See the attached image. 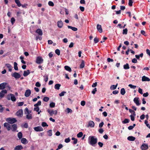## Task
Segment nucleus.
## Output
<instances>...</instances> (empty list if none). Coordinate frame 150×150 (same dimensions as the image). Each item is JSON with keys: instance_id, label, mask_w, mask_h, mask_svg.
Returning a JSON list of instances; mask_svg holds the SVG:
<instances>
[{"instance_id": "72a5a7b5", "label": "nucleus", "mask_w": 150, "mask_h": 150, "mask_svg": "<svg viewBox=\"0 0 150 150\" xmlns=\"http://www.w3.org/2000/svg\"><path fill=\"white\" fill-rule=\"evenodd\" d=\"M41 101L40 100L39 101L38 103L34 105V107H38V106H40L41 105Z\"/></svg>"}, {"instance_id": "6e6552de", "label": "nucleus", "mask_w": 150, "mask_h": 150, "mask_svg": "<svg viewBox=\"0 0 150 150\" xmlns=\"http://www.w3.org/2000/svg\"><path fill=\"white\" fill-rule=\"evenodd\" d=\"M7 93V91L6 90L4 89L2 90L0 92V98H3L4 96V94Z\"/></svg>"}, {"instance_id": "de8ad7c7", "label": "nucleus", "mask_w": 150, "mask_h": 150, "mask_svg": "<svg viewBox=\"0 0 150 150\" xmlns=\"http://www.w3.org/2000/svg\"><path fill=\"white\" fill-rule=\"evenodd\" d=\"M129 111L130 113L132 114V115H136V114H135V112L132 110L131 109H129Z\"/></svg>"}, {"instance_id": "a19ab883", "label": "nucleus", "mask_w": 150, "mask_h": 150, "mask_svg": "<svg viewBox=\"0 0 150 150\" xmlns=\"http://www.w3.org/2000/svg\"><path fill=\"white\" fill-rule=\"evenodd\" d=\"M144 123L146 124V126L150 129V125L148 124V121L147 120L145 121Z\"/></svg>"}, {"instance_id": "2eb2a0df", "label": "nucleus", "mask_w": 150, "mask_h": 150, "mask_svg": "<svg viewBox=\"0 0 150 150\" xmlns=\"http://www.w3.org/2000/svg\"><path fill=\"white\" fill-rule=\"evenodd\" d=\"M57 26L59 28H62L63 25V23L61 20L59 21L57 23Z\"/></svg>"}, {"instance_id": "ddd939ff", "label": "nucleus", "mask_w": 150, "mask_h": 150, "mask_svg": "<svg viewBox=\"0 0 150 150\" xmlns=\"http://www.w3.org/2000/svg\"><path fill=\"white\" fill-rule=\"evenodd\" d=\"M17 129V126L16 124H14L11 125V129L12 131L15 132L16 131Z\"/></svg>"}, {"instance_id": "7ed1b4c3", "label": "nucleus", "mask_w": 150, "mask_h": 150, "mask_svg": "<svg viewBox=\"0 0 150 150\" xmlns=\"http://www.w3.org/2000/svg\"><path fill=\"white\" fill-rule=\"evenodd\" d=\"M47 112L51 116H52L53 114L56 115L57 114V110H53L48 109Z\"/></svg>"}, {"instance_id": "f704fd0d", "label": "nucleus", "mask_w": 150, "mask_h": 150, "mask_svg": "<svg viewBox=\"0 0 150 150\" xmlns=\"http://www.w3.org/2000/svg\"><path fill=\"white\" fill-rule=\"evenodd\" d=\"M120 93L122 95H124L125 93V91L124 88H122L120 90Z\"/></svg>"}, {"instance_id": "5701e85b", "label": "nucleus", "mask_w": 150, "mask_h": 150, "mask_svg": "<svg viewBox=\"0 0 150 150\" xmlns=\"http://www.w3.org/2000/svg\"><path fill=\"white\" fill-rule=\"evenodd\" d=\"M135 139L136 138L135 137L132 136H129L127 138V139L128 140L132 141H134Z\"/></svg>"}, {"instance_id": "13d9d810", "label": "nucleus", "mask_w": 150, "mask_h": 150, "mask_svg": "<svg viewBox=\"0 0 150 150\" xmlns=\"http://www.w3.org/2000/svg\"><path fill=\"white\" fill-rule=\"evenodd\" d=\"M135 116V115H130V118H131V120L132 121H134V117Z\"/></svg>"}, {"instance_id": "0eeeda50", "label": "nucleus", "mask_w": 150, "mask_h": 150, "mask_svg": "<svg viewBox=\"0 0 150 150\" xmlns=\"http://www.w3.org/2000/svg\"><path fill=\"white\" fill-rule=\"evenodd\" d=\"M8 123L5 122L4 124V127H6L8 131L10 130L11 128V126Z\"/></svg>"}, {"instance_id": "3c124183", "label": "nucleus", "mask_w": 150, "mask_h": 150, "mask_svg": "<svg viewBox=\"0 0 150 150\" xmlns=\"http://www.w3.org/2000/svg\"><path fill=\"white\" fill-rule=\"evenodd\" d=\"M128 86L129 87L133 89H135L136 88V86H134L131 84H129Z\"/></svg>"}, {"instance_id": "bf43d9fd", "label": "nucleus", "mask_w": 150, "mask_h": 150, "mask_svg": "<svg viewBox=\"0 0 150 150\" xmlns=\"http://www.w3.org/2000/svg\"><path fill=\"white\" fill-rule=\"evenodd\" d=\"M133 3V1H132V0L129 1L128 4L130 6H132Z\"/></svg>"}, {"instance_id": "c03bdc74", "label": "nucleus", "mask_w": 150, "mask_h": 150, "mask_svg": "<svg viewBox=\"0 0 150 150\" xmlns=\"http://www.w3.org/2000/svg\"><path fill=\"white\" fill-rule=\"evenodd\" d=\"M127 29L126 28L123 29V30L122 34H127Z\"/></svg>"}, {"instance_id": "20e7f679", "label": "nucleus", "mask_w": 150, "mask_h": 150, "mask_svg": "<svg viewBox=\"0 0 150 150\" xmlns=\"http://www.w3.org/2000/svg\"><path fill=\"white\" fill-rule=\"evenodd\" d=\"M43 62V59L42 57L40 56L37 57H36V62L38 64H42Z\"/></svg>"}, {"instance_id": "ea45409f", "label": "nucleus", "mask_w": 150, "mask_h": 150, "mask_svg": "<svg viewBox=\"0 0 150 150\" xmlns=\"http://www.w3.org/2000/svg\"><path fill=\"white\" fill-rule=\"evenodd\" d=\"M50 106L51 108H54L55 106V103L54 102H52L50 104Z\"/></svg>"}, {"instance_id": "864d4df0", "label": "nucleus", "mask_w": 150, "mask_h": 150, "mask_svg": "<svg viewBox=\"0 0 150 150\" xmlns=\"http://www.w3.org/2000/svg\"><path fill=\"white\" fill-rule=\"evenodd\" d=\"M42 125L43 127L48 126V125L47 124V123L46 122H43L42 123Z\"/></svg>"}, {"instance_id": "5fc2aeb1", "label": "nucleus", "mask_w": 150, "mask_h": 150, "mask_svg": "<svg viewBox=\"0 0 150 150\" xmlns=\"http://www.w3.org/2000/svg\"><path fill=\"white\" fill-rule=\"evenodd\" d=\"M47 132L48 135L49 136H51L52 135V130H48L47 131Z\"/></svg>"}, {"instance_id": "c756f323", "label": "nucleus", "mask_w": 150, "mask_h": 150, "mask_svg": "<svg viewBox=\"0 0 150 150\" xmlns=\"http://www.w3.org/2000/svg\"><path fill=\"white\" fill-rule=\"evenodd\" d=\"M124 69H129V64L128 63H126L123 66Z\"/></svg>"}, {"instance_id": "680f3d73", "label": "nucleus", "mask_w": 150, "mask_h": 150, "mask_svg": "<svg viewBox=\"0 0 150 150\" xmlns=\"http://www.w3.org/2000/svg\"><path fill=\"white\" fill-rule=\"evenodd\" d=\"M24 104V102H19L18 103V106H22Z\"/></svg>"}, {"instance_id": "e433bc0d", "label": "nucleus", "mask_w": 150, "mask_h": 150, "mask_svg": "<svg viewBox=\"0 0 150 150\" xmlns=\"http://www.w3.org/2000/svg\"><path fill=\"white\" fill-rule=\"evenodd\" d=\"M26 118L29 120L31 119L32 118V115L31 114H27V115H26Z\"/></svg>"}, {"instance_id": "79ce46f5", "label": "nucleus", "mask_w": 150, "mask_h": 150, "mask_svg": "<svg viewBox=\"0 0 150 150\" xmlns=\"http://www.w3.org/2000/svg\"><path fill=\"white\" fill-rule=\"evenodd\" d=\"M63 147V146L62 144H59L57 148L56 149V150H59L61 148H62Z\"/></svg>"}, {"instance_id": "2f4dec72", "label": "nucleus", "mask_w": 150, "mask_h": 150, "mask_svg": "<svg viewBox=\"0 0 150 150\" xmlns=\"http://www.w3.org/2000/svg\"><path fill=\"white\" fill-rule=\"evenodd\" d=\"M117 86V84L115 85H112L110 86V89L111 90H115V89H116Z\"/></svg>"}, {"instance_id": "58836bf2", "label": "nucleus", "mask_w": 150, "mask_h": 150, "mask_svg": "<svg viewBox=\"0 0 150 150\" xmlns=\"http://www.w3.org/2000/svg\"><path fill=\"white\" fill-rule=\"evenodd\" d=\"M83 135V133L82 132H79L77 135V136L78 138L81 137Z\"/></svg>"}, {"instance_id": "6e6d98bb", "label": "nucleus", "mask_w": 150, "mask_h": 150, "mask_svg": "<svg viewBox=\"0 0 150 150\" xmlns=\"http://www.w3.org/2000/svg\"><path fill=\"white\" fill-rule=\"evenodd\" d=\"M40 108L38 107H35L34 108V110L37 112H38L39 111Z\"/></svg>"}, {"instance_id": "a211bd4d", "label": "nucleus", "mask_w": 150, "mask_h": 150, "mask_svg": "<svg viewBox=\"0 0 150 150\" xmlns=\"http://www.w3.org/2000/svg\"><path fill=\"white\" fill-rule=\"evenodd\" d=\"M36 33L40 36H42L43 34V33L42 30L40 29H38L36 30Z\"/></svg>"}, {"instance_id": "f257e3e1", "label": "nucleus", "mask_w": 150, "mask_h": 150, "mask_svg": "<svg viewBox=\"0 0 150 150\" xmlns=\"http://www.w3.org/2000/svg\"><path fill=\"white\" fill-rule=\"evenodd\" d=\"M97 138H95L93 136H90L88 138V142L89 144L92 146L97 143Z\"/></svg>"}, {"instance_id": "c85d7f7f", "label": "nucleus", "mask_w": 150, "mask_h": 150, "mask_svg": "<svg viewBox=\"0 0 150 150\" xmlns=\"http://www.w3.org/2000/svg\"><path fill=\"white\" fill-rule=\"evenodd\" d=\"M15 1L18 7H20L21 6V4L19 0H15Z\"/></svg>"}, {"instance_id": "c9c22d12", "label": "nucleus", "mask_w": 150, "mask_h": 150, "mask_svg": "<svg viewBox=\"0 0 150 150\" xmlns=\"http://www.w3.org/2000/svg\"><path fill=\"white\" fill-rule=\"evenodd\" d=\"M18 137L19 139H21L23 137L22 134L21 132H19L18 133Z\"/></svg>"}, {"instance_id": "9b49d317", "label": "nucleus", "mask_w": 150, "mask_h": 150, "mask_svg": "<svg viewBox=\"0 0 150 150\" xmlns=\"http://www.w3.org/2000/svg\"><path fill=\"white\" fill-rule=\"evenodd\" d=\"M139 98L138 97L135 98L134 100L133 101L134 103L136 104L137 105L139 106L140 105V103H139Z\"/></svg>"}, {"instance_id": "cd10ccee", "label": "nucleus", "mask_w": 150, "mask_h": 150, "mask_svg": "<svg viewBox=\"0 0 150 150\" xmlns=\"http://www.w3.org/2000/svg\"><path fill=\"white\" fill-rule=\"evenodd\" d=\"M21 142L22 143L25 144L27 143V140L25 138H22L21 139Z\"/></svg>"}, {"instance_id": "603ef678", "label": "nucleus", "mask_w": 150, "mask_h": 150, "mask_svg": "<svg viewBox=\"0 0 150 150\" xmlns=\"http://www.w3.org/2000/svg\"><path fill=\"white\" fill-rule=\"evenodd\" d=\"M55 52L58 55H59L60 54V51L59 49H56L55 51Z\"/></svg>"}, {"instance_id": "423d86ee", "label": "nucleus", "mask_w": 150, "mask_h": 150, "mask_svg": "<svg viewBox=\"0 0 150 150\" xmlns=\"http://www.w3.org/2000/svg\"><path fill=\"white\" fill-rule=\"evenodd\" d=\"M7 84L6 82H3L0 84V90H4L6 88V86Z\"/></svg>"}, {"instance_id": "0e129e2a", "label": "nucleus", "mask_w": 150, "mask_h": 150, "mask_svg": "<svg viewBox=\"0 0 150 150\" xmlns=\"http://www.w3.org/2000/svg\"><path fill=\"white\" fill-rule=\"evenodd\" d=\"M4 108L2 107V105H0V112H3Z\"/></svg>"}, {"instance_id": "aec40b11", "label": "nucleus", "mask_w": 150, "mask_h": 150, "mask_svg": "<svg viewBox=\"0 0 150 150\" xmlns=\"http://www.w3.org/2000/svg\"><path fill=\"white\" fill-rule=\"evenodd\" d=\"M30 73V71L28 70L27 71H24L23 75L24 76H26Z\"/></svg>"}, {"instance_id": "4c0bfd02", "label": "nucleus", "mask_w": 150, "mask_h": 150, "mask_svg": "<svg viewBox=\"0 0 150 150\" xmlns=\"http://www.w3.org/2000/svg\"><path fill=\"white\" fill-rule=\"evenodd\" d=\"M14 68L15 70H18V68L17 66V64L16 62H14Z\"/></svg>"}, {"instance_id": "412c9836", "label": "nucleus", "mask_w": 150, "mask_h": 150, "mask_svg": "<svg viewBox=\"0 0 150 150\" xmlns=\"http://www.w3.org/2000/svg\"><path fill=\"white\" fill-rule=\"evenodd\" d=\"M88 126L91 127H93L94 126V123L93 121H89L88 123Z\"/></svg>"}, {"instance_id": "6ab92c4d", "label": "nucleus", "mask_w": 150, "mask_h": 150, "mask_svg": "<svg viewBox=\"0 0 150 150\" xmlns=\"http://www.w3.org/2000/svg\"><path fill=\"white\" fill-rule=\"evenodd\" d=\"M97 29L100 33L103 32V30L101 25L98 24L97 26Z\"/></svg>"}, {"instance_id": "37998d69", "label": "nucleus", "mask_w": 150, "mask_h": 150, "mask_svg": "<svg viewBox=\"0 0 150 150\" xmlns=\"http://www.w3.org/2000/svg\"><path fill=\"white\" fill-rule=\"evenodd\" d=\"M44 80L45 82H47L48 81V76L46 75L44 76Z\"/></svg>"}, {"instance_id": "4468645a", "label": "nucleus", "mask_w": 150, "mask_h": 150, "mask_svg": "<svg viewBox=\"0 0 150 150\" xmlns=\"http://www.w3.org/2000/svg\"><path fill=\"white\" fill-rule=\"evenodd\" d=\"M31 93V91L30 89H28L25 92V96L26 97H28L30 95Z\"/></svg>"}, {"instance_id": "9d476101", "label": "nucleus", "mask_w": 150, "mask_h": 150, "mask_svg": "<svg viewBox=\"0 0 150 150\" xmlns=\"http://www.w3.org/2000/svg\"><path fill=\"white\" fill-rule=\"evenodd\" d=\"M16 115L18 117H22L23 115V111L22 109L19 110L16 112Z\"/></svg>"}, {"instance_id": "052dcab7", "label": "nucleus", "mask_w": 150, "mask_h": 150, "mask_svg": "<svg viewBox=\"0 0 150 150\" xmlns=\"http://www.w3.org/2000/svg\"><path fill=\"white\" fill-rule=\"evenodd\" d=\"M66 93L65 91H62L61 93L59 94V95L60 96H62L64 95V94Z\"/></svg>"}, {"instance_id": "473e14b6", "label": "nucleus", "mask_w": 150, "mask_h": 150, "mask_svg": "<svg viewBox=\"0 0 150 150\" xmlns=\"http://www.w3.org/2000/svg\"><path fill=\"white\" fill-rule=\"evenodd\" d=\"M129 121L130 120L129 119L126 118L122 122V123L123 124H126L129 123Z\"/></svg>"}, {"instance_id": "dca6fc26", "label": "nucleus", "mask_w": 150, "mask_h": 150, "mask_svg": "<svg viewBox=\"0 0 150 150\" xmlns=\"http://www.w3.org/2000/svg\"><path fill=\"white\" fill-rule=\"evenodd\" d=\"M23 148V147L21 145H19L15 146L14 150H21Z\"/></svg>"}, {"instance_id": "bb28decb", "label": "nucleus", "mask_w": 150, "mask_h": 150, "mask_svg": "<svg viewBox=\"0 0 150 150\" xmlns=\"http://www.w3.org/2000/svg\"><path fill=\"white\" fill-rule=\"evenodd\" d=\"M64 69L66 70L67 71L69 72H71V69L68 66H65L64 67Z\"/></svg>"}, {"instance_id": "49530a36", "label": "nucleus", "mask_w": 150, "mask_h": 150, "mask_svg": "<svg viewBox=\"0 0 150 150\" xmlns=\"http://www.w3.org/2000/svg\"><path fill=\"white\" fill-rule=\"evenodd\" d=\"M49 100V98L47 97H45L43 99V100L45 102H47Z\"/></svg>"}, {"instance_id": "4d7b16f0", "label": "nucleus", "mask_w": 150, "mask_h": 150, "mask_svg": "<svg viewBox=\"0 0 150 150\" xmlns=\"http://www.w3.org/2000/svg\"><path fill=\"white\" fill-rule=\"evenodd\" d=\"M70 139L69 138V137L67 138H66L65 139L64 142L66 143H68L70 141Z\"/></svg>"}, {"instance_id": "8fccbe9b", "label": "nucleus", "mask_w": 150, "mask_h": 150, "mask_svg": "<svg viewBox=\"0 0 150 150\" xmlns=\"http://www.w3.org/2000/svg\"><path fill=\"white\" fill-rule=\"evenodd\" d=\"M48 4L49 6H53L54 5V3H53V2H52V1H49V2L48 3Z\"/></svg>"}, {"instance_id": "a878e982", "label": "nucleus", "mask_w": 150, "mask_h": 150, "mask_svg": "<svg viewBox=\"0 0 150 150\" xmlns=\"http://www.w3.org/2000/svg\"><path fill=\"white\" fill-rule=\"evenodd\" d=\"M85 66V62L83 60H82L81 62L80 65V68H83Z\"/></svg>"}, {"instance_id": "f03ea898", "label": "nucleus", "mask_w": 150, "mask_h": 150, "mask_svg": "<svg viewBox=\"0 0 150 150\" xmlns=\"http://www.w3.org/2000/svg\"><path fill=\"white\" fill-rule=\"evenodd\" d=\"M6 120L8 123L10 124H13L17 122L16 119L14 118H8L6 119Z\"/></svg>"}, {"instance_id": "4be33fe9", "label": "nucleus", "mask_w": 150, "mask_h": 150, "mask_svg": "<svg viewBox=\"0 0 150 150\" xmlns=\"http://www.w3.org/2000/svg\"><path fill=\"white\" fill-rule=\"evenodd\" d=\"M10 95L11 96V100L13 102L15 101L16 100V98L14 94L11 93L10 94Z\"/></svg>"}, {"instance_id": "f8f14e48", "label": "nucleus", "mask_w": 150, "mask_h": 150, "mask_svg": "<svg viewBox=\"0 0 150 150\" xmlns=\"http://www.w3.org/2000/svg\"><path fill=\"white\" fill-rule=\"evenodd\" d=\"M148 148V145L146 144H143L141 147V149L142 150H146Z\"/></svg>"}, {"instance_id": "b1692460", "label": "nucleus", "mask_w": 150, "mask_h": 150, "mask_svg": "<svg viewBox=\"0 0 150 150\" xmlns=\"http://www.w3.org/2000/svg\"><path fill=\"white\" fill-rule=\"evenodd\" d=\"M6 66L8 69V70L10 71H12V66L9 64H5Z\"/></svg>"}, {"instance_id": "7c9ffc66", "label": "nucleus", "mask_w": 150, "mask_h": 150, "mask_svg": "<svg viewBox=\"0 0 150 150\" xmlns=\"http://www.w3.org/2000/svg\"><path fill=\"white\" fill-rule=\"evenodd\" d=\"M61 86V84H58V83H57L55 85L54 88L55 89H57V90H59V89L60 87Z\"/></svg>"}, {"instance_id": "393cba45", "label": "nucleus", "mask_w": 150, "mask_h": 150, "mask_svg": "<svg viewBox=\"0 0 150 150\" xmlns=\"http://www.w3.org/2000/svg\"><path fill=\"white\" fill-rule=\"evenodd\" d=\"M68 28L71 29L72 30L74 31H76L77 30V28L74 27H73L71 26L68 25L67 26Z\"/></svg>"}, {"instance_id": "774afa93", "label": "nucleus", "mask_w": 150, "mask_h": 150, "mask_svg": "<svg viewBox=\"0 0 150 150\" xmlns=\"http://www.w3.org/2000/svg\"><path fill=\"white\" fill-rule=\"evenodd\" d=\"M132 63H137V59L135 58L133 59L132 60Z\"/></svg>"}, {"instance_id": "39448f33", "label": "nucleus", "mask_w": 150, "mask_h": 150, "mask_svg": "<svg viewBox=\"0 0 150 150\" xmlns=\"http://www.w3.org/2000/svg\"><path fill=\"white\" fill-rule=\"evenodd\" d=\"M12 76L14 77L16 79L19 78L21 75L19 73L15 72L11 75Z\"/></svg>"}, {"instance_id": "f3484780", "label": "nucleus", "mask_w": 150, "mask_h": 150, "mask_svg": "<svg viewBox=\"0 0 150 150\" xmlns=\"http://www.w3.org/2000/svg\"><path fill=\"white\" fill-rule=\"evenodd\" d=\"M142 81H150V79L148 78L146 76H142Z\"/></svg>"}, {"instance_id": "e2e57ef3", "label": "nucleus", "mask_w": 150, "mask_h": 150, "mask_svg": "<svg viewBox=\"0 0 150 150\" xmlns=\"http://www.w3.org/2000/svg\"><path fill=\"white\" fill-rule=\"evenodd\" d=\"M99 132L100 133L102 134L104 132V130L103 129L100 128L98 130Z\"/></svg>"}, {"instance_id": "338daca9", "label": "nucleus", "mask_w": 150, "mask_h": 150, "mask_svg": "<svg viewBox=\"0 0 150 150\" xmlns=\"http://www.w3.org/2000/svg\"><path fill=\"white\" fill-rule=\"evenodd\" d=\"M35 85L36 87H40L41 86V84L39 82H37L36 83Z\"/></svg>"}, {"instance_id": "a18cd8bd", "label": "nucleus", "mask_w": 150, "mask_h": 150, "mask_svg": "<svg viewBox=\"0 0 150 150\" xmlns=\"http://www.w3.org/2000/svg\"><path fill=\"white\" fill-rule=\"evenodd\" d=\"M24 112H25V114H30V113L29 111L28 110V109L27 108H25V110H24Z\"/></svg>"}, {"instance_id": "1a4fd4ad", "label": "nucleus", "mask_w": 150, "mask_h": 150, "mask_svg": "<svg viewBox=\"0 0 150 150\" xmlns=\"http://www.w3.org/2000/svg\"><path fill=\"white\" fill-rule=\"evenodd\" d=\"M34 129V130L36 132H40L43 130V128L40 126L35 127Z\"/></svg>"}, {"instance_id": "69168bd1", "label": "nucleus", "mask_w": 150, "mask_h": 150, "mask_svg": "<svg viewBox=\"0 0 150 150\" xmlns=\"http://www.w3.org/2000/svg\"><path fill=\"white\" fill-rule=\"evenodd\" d=\"M94 41L95 43H97L98 42L99 40L96 37L95 38H94Z\"/></svg>"}, {"instance_id": "09e8293b", "label": "nucleus", "mask_w": 150, "mask_h": 150, "mask_svg": "<svg viewBox=\"0 0 150 150\" xmlns=\"http://www.w3.org/2000/svg\"><path fill=\"white\" fill-rule=\"evenodd\" d=\"M11 24L13 25L15 22V19L13 17H12L11 19Z\"/></svg>"}]
</instances>
